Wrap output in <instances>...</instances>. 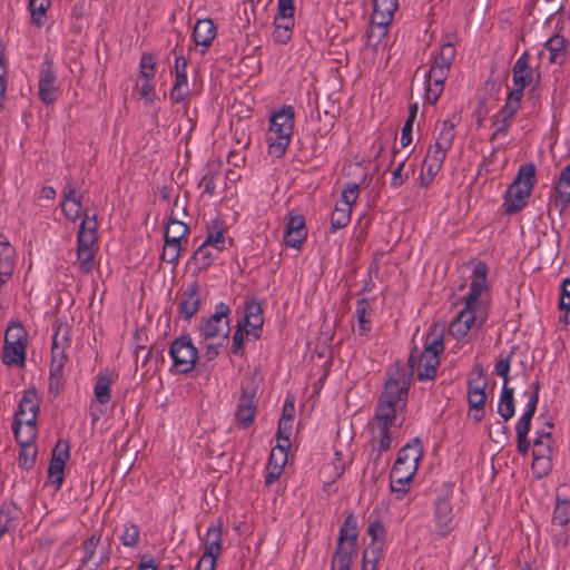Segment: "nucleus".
Instances as JSON below:
<instances>
[{
    "mask_svg": "<svg viewBox=\"0 0 570 570\" xmlns=\"http://www.w3.org/2000/svg\"><path fill=\"white\" fill-rule=\"evenodd\" d=\"M409 386L410 379L406 373L396 371L390 374L376 405L371 424L370 460L381 469L387 465V460H382L383 453L387 452L401 435Z\"/></svg>",
    "mask_w": 570,
    "mask_h": 570,
    "instance_id": "1",
    "label": "nucleus"
},
{
    "mask_svg": "<svg viewBox=\"0 0 570 570\" xmlns=\"http://www.w3.org/2000/svg\"><path fill=\"white\" fill-rule=\"evenodd\" d=\"M487 275L488 267L484 263L474 265L464 307L450 324V334L456 341H463L471 331L480 330L489 317L491 297Z\"/></svg>",
    "mask_w": 570,
    "mask_h": 570,
    "instance_id": "2",
    "label": "nucleus"
},
{
    "mask_svg": "<svg viewBox=\"0 0 570 570\" xmlns=\"http://www.w3.org/2000/svg\"><path fill=\"white\" fill-rule=\"evenodd\" d=\"M229 312V306L220 302L216 305L215 313L203 318L198 325L199 344L207 361L217 357L220 350L228 343Z\"/></svg>",
    "mask_w": 570,
    "mask_h": 570,
    "instance_id": "3",
    "label": "nucleus"
},
{
    "mask_svg": "<svg viewBox=\"0 0 570 570\" xmlns=\"http://www.w3.org/2000/svg\"><path fill=\"white\" fill-rule=\"evenodd\" d=\"M455 53L454 42L448 36L439 52L432 57V65L429 72L425 73V101L428 104L434 105L442 95Z\"/></svg>",
    "mask_w": 570,
    "mask_h": 570,
    "instance_id": "4",
    "label": "nucleus"
},
{
    "mask_svg": "<svg viewBox=\"0 0 570 570\" xmlns=\"http://www.w3.org/2000/svg\"><path fill=\"white\" fill-rule=\"evenodd\" d=\"M534 184L535 166L532 163L521 165L504 195L503 204L508 214H514L527 206Z\"/></svg>",
    "mask_w": 570,
    "mask_h": 570,
    "instance_id": "5",
    "label": "nucleus"
},
{
    "mask_svg": "<svg viewBox=\"0 0 570 570\" xmlns=\"http://www.w3.org/2000/svg\"><path fill=\"white\" fill-rule=\"evenodd\" d=\"M98 222L96 215H85L77 233V263L79 269L89 274L95 268Z\"/></svg>",
    "mask_w": 570,
    "mask_h": 570,
    "instance_id": "6",
    "label": "nucleus"
},
{
    "mask_svg": "<svg viewBox=\"0 0 570 570\" xmlns=\"http://www.w3.org/2000/svg\"><path fill=\"white\" fill-rule=\"evenodd\" d=\"M443 348L442 337L438 334H431L425 338L424 350L420 357L414 361L411 355L410 363L419 381L434 379L440 364L439 355L443 352Z\"/></svg>",
    "mask_w": 570,
    "mask_h": 570,
    "instance_id": "7",
    "label": "nucleus"
},
{
    "mask_svg": "<svg viewBox=\"0 0 570 570\" xmlns=\"http://www.w3.org/2000/svg\"><path fill=\"white\" fill-rule=\"evenodd\" d=\"M534 71L529 66L525 56H521L515 61L512 69V89L508 96L503 114L512 117L520 108L523 90L533 82Z\"/></svg>",
    "mask_w": 570,
    "mask_h": 570,
    "instance_id": "8",
    "label": "nucleus"
},
{
    "mask_svg": "<svg viewBox=\"0 0 570 570\" xmlns=\"http://www.w3.org/2000/svg\"><path fill=\"white\" fill-rule=\"evenodd\" d=\"M168 355L173 362L171 371L174 373L188 374L197 363L198 348L189 335H181L170 343Z\"/></svg>",
    "mask_w": 570,
    "mask_h": 570,
    "instance_id": "9",
    "label": "nucleus"
},
{
    "mask_svg": "<svg viewBox=\"0 0 570 570\" xmlns=\"http://www.w3.org/2000/svg\"><path fill=\"white\" fill-rule=\"evenodd\" d=\"M356 527L348 520L340 529L337 549L332 559V570H350L356 553Z\"/></svg>",
    "mask_w": 570,
    "mask_h": 570,
    "instance_id": "10",
    "label": "nucleus"
},
{
    "mask_svg": "<svg viewBox=\"0 0 570 570\" xmlns=\"http://www.w3.org/2000/svg\"><path fill=\"white\" fill-rule=\"evenodd\" d=\"M397 7L399 0H374L371 26L367 32L370 41L380 42L387 35V28Z\"/></svg>",
    "mask_w": 570,
    "mask_h": 570,
    "instance_id": "11",
    "label": "nucleus"
},
{
    "mask_svg": "<svg viewBox=\"0 0 570 570\" xmlns=\"http://www.w3.org/2000/svg\"><path fill=\"white\" fill-rule=\"evenodd\" d=\"M189 234L188 226L176 219L169 218L165 232V245L161 253V258L168 264H176L181 253V242L187 240Z\"/></svg>",
    "mask_w": 570,
    "mask_h": 570,
    "instance_id": "12",
    "label": "nucleus"
},
{
    "mask_svg": "<svg viewBox=\"0 0 570 570\" xmlns=\"http://www.w3.org/2000/svg\"><path fill=\"white\" fill-rule=\"evenodd\" d=\"M423 453L424 451L421 440L419 438H413L399 450L391 471L415 476L419 463L423 458Z\"/></svg>",
    "mask_w": 570,
    "mask_h": 570,
    "instance_id": "13",
    "label": "nucleus"
},
{
    "mask_svg": "<svg viewBox=\"0 0 570 570\" xmlns=\"http://www.w3.org/2000/svg\"><path fill=\"white\" fill-rule=\"evenodd\" d=\"M295 124V111L289 105H284L271 112L268 134L271 140H285L292 138Z\"/></svg>",
    "mask_w": 570,
    "mask_h": 570,
    "instance_id": "14",
    "label": "nucleus"
},
{
    "mask_svg": "<svg viewBox=\"0 0 570 570\" xmlns=\"http://www.w3.org/2000/svg\"><path fill=\"white\" fill-rule=\"evenodd\" d=\"M57 70L49 59H45L40 67L38 79V95L40 100L46 104H52L58 97Z\"/></svg>",
    "mask_w": 570,
    "mask_h": 570,
    "instance_id": "15",
    "label": "nucleus"
},
{
    "mask_svg": "<svg viewBox=\"0 0 570 570\" xmlns=\"http://www.w3.org/2000/svg\"><path fill=\"white\" fill-rule=\"evenodd\" d=\"M203 293L196 282L188 283L180 293L177 312L184 321H190L199 311Z\"/></svg>",
    "mask_w": 570,
    "mask_h": 570,
    "instance_id": "16",
    "label": "nucleus"
},
{
    "mask_svg": "<svg viewBox=\"0 0 570 570\" xmlns=\"http://www.w3.org/2000/svg\"><path fill=\"white\" fill-rule=\"evenodd\" d=\"M69 458V445L67 442H58L53 449L52 456L48 468V480L59 490L63 482V472L66 461Z\"/></svg>",
    "mask_w": 570,
    "mask_h": 570,
    "instance_id": "17",
    "label": "nucleus"
},
{
    "mask_svg": "<svg viewBox=\"0 0 570 570\" xmlns=\"http://www.w3.org/2000/svg\"><path fill=\"white\" fill-rule=\"evenodd\" d=\"M223 529L220 524H210L206 531V541L204 553L197 563L209 564L216 568V562L220 556Z\"/></svg>",
    "mask_w": 570,
    "mask_h": 570,
    "instance_id": "18",
    "label": "nucleus"
},
{
    "mask_svg": "<svg viewBox=\"0 0 570 570\" xmlns=\"http://www.w3.org/2000/svg\"><path fill=\"white\" fill-rule=\"evenodd\" d=\"M81 198V194L77 193L73 186L67 185L63 188L60 206L66 219L75 223L79 218L82 220L86 214L90 216L88 212L82 210Z\"/></svg>",
    "mask_w": 570,
    "mask_h": 570,
    "instance_id": "19",
    "label": "nucleus"
},
{
    "mask_svg": "<svg viewBox=\"0 0 570 570\" xmlns=\"http://www.w3.org/2000/svg\"><path fill=\"white\" fill-rule=\"evenodd\" d=\"M114 383V374L111 372H100L96 376L94 385V400L91 401V410L104 413L106 406L111 399V385Z\"/></svg>",
    "mask_w": 570,
    "mask_h": 570,
    "instance_id": "20",
    "label": "nucleus"
},
{
    "mask_svg": "<svg viewBox=\"0 0 570 570\" xmlns=\"http://www.w3.org/2000/svg\"><path fill=\"white\" fill-rule=\"evenodd\" d=\"M485 382L482 379V373L479 372L478 379H469L468 382V402L473 417L480 421L483 417V410L485 404Z\"/></svg>",
    "mask_w": 570,
    "mask_h": 570,
    "instance_id": "21",
    "label": "nucleus"
},
{
    "mask_svg": "<svg viewBox=\"0 0 570 570\" xmlns=\"http://www.w3.org/2000/svg\"><path fill=\"white\" fill-rule=\"evenodd\" d=\"M307 237L305 219L302 215H289L284 234L286 246L298 249Z\"/></svg>",
    "mask_w": 570,
    "mask_h": 570,
    "instance_id": "22",
    "label": "nucleus"
},
{
    "mask_svg": "<svg viewBox=\"0 0 570 570\" xmlns=\"http://www.w3.org/2000/svg\"><path fill=\"white\" fill-rule=\"evenodd\" d=\"M446 150L443 145H431L422 166V181L428 185L440 171Z\"/></svg>",
    "mask_w": 570,
    "mask_h": 570,
    "instance_id": "23",
    "label": "nucleus"
},
{
    "mask_svg": "<svg viewBox=\"0 0 570 570\" xmlns=\"http://www.w3.org/2000/svg\"><path fill=\"white\" fill-rule=\"evenodd\" d=\"M39 410L38 395L36 391H26L19 401L18 409L14 414V421L36 422Z\"/></svg>",
    "mask_w": 570,
    "mask_h": 570,
    "instance_id": "24",
    "label": "nucleus"
},
{
    "mask_svg": "<svg viewBox=\"0 0 570 570\" xmlns=\"http://www.w3.org/2000/svg\"><path fill=\"white\" fill-rule=\"evenodd\" d=\"M226 233L225 222L219 217H215L207 223L206 237L203 243L223 252L227 245Z\"/></svg>",
    "mask_w": 570,
    "mask_h": 570,
    "instance_id": "25",
    "label": "nucleus"
},
{
    "mask_svg": "<svg viewBox=\"0 0 570 570\" xmlns=\"http://www.w3.org/2000/svg\"><path fill=\"white\" fill-rule=\"evenodd\" d=\"M13 433L23 452L30 451L32 455L37 454L33 446L37 436L36 422H13Z\"/></svg>",
    "mask_w": 570,
    "mask_h": 570,
    "instance_id": "26",
    "label": "nucleus"
},
{
    "mask_svg": "<svg viewBox=\"0 0 570 570\" xmlns=\"http://www.w3.org/2000/svg\"><path fill=\"white\" fill-rule=\"evenodd\" d=\"M539 384L537 383L534 385V391L529 394L528 402H527V409L524 413L521 415V417L518 420L515 425V432L518 439H521L523 436H528V433L531 428V421L535 413L537 405L539 402Z\"/></svg>",
    "mask_w": 570,
    "mask_h": 570,
    "instance_id": "27",
    "label": "nucleus"
},
{
    "mask_svg": "<svg viewBox=\"0 0 570 570\" xmlns=\"http://www.w3.org/2000/svg\"><path fill=\"white\" fill-rule=\"evenodd\" d=\"M556 205L560 212L567 209L570 205V165L563 167L554 187Z\"/></svg>",
    "mask_w": 570,
    "mask_h": 570,
    "instance_id": "28",
    "label": "nucleus"
},
{
    "mask_svg": "<svg viewBox=\"0 0 570 570\" xmlns=\"http://www.w3.org/2000/svg\"><path fill=\"white\" fill-rule=\"evenodd\" d=\"M194 41L197 46L208 48L216 38V26L212 19H200L196 22L193 31Z\"/></svg>",
    "mask_w": 570,
    "mask_h": 570,
    "instance_id": "29",
    "label": "nucleus"
},
{
    "mask_svg": "<svg viewBox=\"0 0 570 570\" xmlns=\"http://www.w3.org/2000/svg\"><path fill=\"white\" fill-rule=\"evenodd\" d=\"M434 518L438 532L441 535L449 534L452 530V507L449 501H438Z\"/></svg>",
    "mask_w": 570,
    "mask_h": 570,
    "instance_id": "30",
    "label": "nucleus"
},
{
    "mask_svg": "<svg viewBox=\"0 0 570 570\" xmlns=\"http://www.w3.org/2000/svg\"><path fill=\"white\" fill-rule=\"evenodd\" d=\"M245 322L246 332L254 337H258V331L261 330L264 320L261 304L257 302H249L245 306Z\"/></svg>",
    "mask_w": 570,
    "mask_h": 570,
    "instance_id": "31",
    "label": "nucleus"
},
{
    "mask_svg": "<svg viewBox=\"0 0 570 570\" xmlns=\"http://www.w3.org/2000/svg\"><path fill=\"white\" fill-rule=\"evenodd\" d=\"M552 451V435L550 431L539 430L535 432L533 442L534 462L547 461L548 455Z\"/></svg>",
    "mask_w": 570,
    "mask_h": 570,
    "instance_id": "32",
    "label": "nucleus"
},
{
    "mask_svg": "<svg viewBox=\"0 0 570 570\" xmlns=\"http://www.w3.org/2000/svg\"><path fill=\"white\" fill-rule=\"evenodd\" d=\"M414 476L395 471L390 472V490L395 499L402 500L410 491Z\"/></svg>",
    "mask_w": 570,
    "mask_h": 570,
    "instance_id": "33",
    "label": "nucleus"
},
{
    "mask_svg": "<svg viewBox=\"0 0 570 570\" xmlns=\"http://www.w3.org/2000/svg\"><path fill=\"white\" fill-rule=\"evenodd\" d=\"M26 345L4 343L2 361L6 365L23 366L26 362Z\"/></svg>",
    "mask_w": 570,
    "mask_h": 570,
    "instance_id": "34",
    "label": "nucleus"
},
{
    "mask_svg": "<svg viewBox=\"0 0 570 570\" xmlns=\"http://www.w3.org/2000/svg\"><path fill=\"white\" fill-rule=\"evenodd\" d=\"M16 250L8 238L0 235V269L3 275H12L14 268Z\"/></svg>",
    "mask_w": 570,
    "mask_h": 570,
    "instance_id": "35",
    "label": "nucleus"
},
{
    "mask_svg": "<svg viewBox=\"0 0 570 570\" xmlns=\"http://www.w3.org/2000/svg\"><path fill=\"white\" fill-rule=\"evenodd\" d=\"M514 390L509 384H502L501 394L498 403V413L504 421L514 415Z\"/></svg>",
    "mask_w": 570,
    "mask_h": 570,
    "instance_id": "36",
    "label": "nucleus"
},
{
    "mask_svg": "<svg viewBox=\"0 0 570 570\" xmlns=\"http://www.w3.org/2000/svg\"><path fill=\"white\" fill-rule=\"evenodd\" d=\"M567 40L561 35H554L547 43L546 48L550 52L549 61L551 63H562L567 56Z\"/></svg>",
    "mask_w": 570,
    "mask_h": 570,
    "instance_id": "37",
    "label": "nucleus"
},
{
    "mask_svg": "<svg viewBox=\"0 0 570 570\" xmlns=\"http://www.w3.org/2000/svg\"><path fill=\"white\" fill-rule=\"evenodd\" d=\"M461 120L460 115L453 114L436 127L438 142H451L455 138V127Z\"/></svg>",
    "mask_w": 570,
    "mask_h": 570,
    "instance_id": "38",
    "label": "nucleus"
},
{
    "mask_svg": "<svg viewBox=\"0 0 570 570\" xmlns=\"http://www.w3.org/2000/svg\"><path fill=\"white\" fill-rule=\"evenodd\" d=\"M370 304L366 299H360L355 309V317L357 322V334L358 335H367L371 331L370 324Z\"/></svg>",
    "mask_w": 570,
    "mask_h": 570,
    "instance_id": "39",
    "label": "nucleus"
},
{
    "mask_svg": "<svg viewBox=\"0 0 570 570\" xmlns=\"http://www.w3.org/2000/svg\"><path fill=\"white\" fill-rule=\"evenodd\" d=\"M222 252L202 243L194 253V261L200 268L212 265Z\"/></svg>",
    "mask_w": 570,
    "mask_h": 570,
    "instance_id": "40",
    "label": "nucleus"
},
{
    "mask_svg": "<svg viewBox=\"0 0 570 570\" xmlns=\"http://www.w3.org/2000/svg\"><path fill=\"white\" fill-rule=\"evenodd\" d=\"M570 521V501L566 498H557L552 513L551 524L567 525Z\"/></svg>",
    "mask_w": 570,
    "mask_h": 570,
    "instance_id": "41",
    "label": "nucleus"
},
{
    "mask_svg": "<svg viewBox=\"0 0 570 570\" xmlns=\"http://www.w3.org/2000/svg\"><path fill=\"white\" fill-rule=\"evenodd\" d=\"M352 209L350 207H343L335 204V207L331 214V232L336 233L337 230L346 227L351 222Z\"/></svg>",
    "mask_w": 570,
    "mask_h": 570,
    "instance_id": "42",
    "label": "nucleus"
},
{
    "mask_svg": "<svg viewBox=\"0 0 570 570\" xmlns=\"http://www.w3.org/2000/svg\"><path fill=\"white\" fill-rule=\"evenodd\" d=\"M255 405L250 399L243 397L236 411V419L242 428H247L253 423L255 416Z\"/></svg>",
    "mask_w": 570,
    "mask_h": 570,
    "instance_id": "43",
    "label": "nucleus"
},
{
    "mask_svg": "<svg viewBox=\"0 0 570 570\" xmlns=\"http://www.w3.org/2000/svg\"><path fill=\"white\" fill-rule=\"evenodd\" d=\"M50 7V0H29V10L31 21L38 27H42L46 20L47 10Z\"/></svg>",
    "mask_w": 570,
    "mask_h": 570,
    "instance_id": "44",
    "label": "nucleus"
},
{
    "mask_svg": "<svg viewBox=\"0 0 570 570\" xmlns=\"http://www.w3.org/2000/svg\"><path fill=\"white\" fill-rule=\"evenodd\" d=\"M383 552L384 548L368 544L363 552L362 570H376Z\"/></svg>",
    "mask_w": 570,
    "mask_h": 570,
    "instance_id": "45",
    "label": "nucleus"
},
{
    "mask_svg": "<svg viewBox=\"0 0 570 570\" xmlns=\"http://www.w3.org/2000/svg\"><path fill=\"white\" fill-rule=\"evenodd\" d=\"M360 195V185L356 183H348L344 186L341 193V198L336 203L343 207L353 208V205L356 203Z\"/></svg>",
    "mask_w": 570,
    "mask_h": 570,
    "instance_id": "46",
    "label": "nucleus"
},
{
    "mask_svg": "<svg viewBox=\"0 0 570 570\" xmlns=\"http://www.w3.org/2000/svg\"><path fill=\"white\" fill-rule=\"evenodd\" d=\"M4 343L27 346V332L19 323H11L6 332Z\"/></svg>",
    "mask_w": 570,
    "mask_h": 570,
    "instance_id": "47",
    "label": "nucleus"
},
{
    "mask_svg": "<svg viewBox=\"0 0 570 570\" xmlns=\"http://www.w3.org/2000/svg\"><path fill=\"white\" fill-rule=\"evenodd\" d=\"M367 534L371 537V546L384 548L385 527L380 520H374L370 523Z\"/></svg>",
    "mask_w": 570,
    "mask_h": 570,
    "instance_id": "48",
    "label": "nucleus"
},
{
    "mask_svg": "<svg viewBox=\"0 0 570 570\" xmlns=\"http://www.w3.org/2000/svg\"><path fill=\"white\" fill-rule=\"evenodd\" d=\"M292 421L293 415H286V410L283 413L282 419L278 423V430H277V443L281 442L282 444H285L286 446H289V439L292 434Z\"/></svg>",
    "mask_w": 570,
    "mask_h": 570,
    "instance_id": "49",
    "label": "nucleus"
},
{
    "mask_svg": "<svg viewBox=\"0 0 570 570\" xmlns=\"http://www.w3.org/2000/svg\"><path fill=\"white\" fill-rule=\"evenodd\" d=\"M153 79L138 78L136 85V91L140 99H144L146 104L151 105L156 99V92L151 83Z\"/></svg>",
    "mask_w": 570,
    "mask_h": 570,
    "instance_id": "50",
    "label": "nucleus"
},
{
    "mask_svg": "<svg viewBox=\"0 0 570 570\" xmlns=\"http://www.w3.org/2000/svg\"><path fill=\"white\" fill-rule=\"evenodd\" d=\"M287 448L288 446L285 444L278 442L276 446L272 449L267 464L284 469L287 462Z\"/></svg>",
    "mask_w": 570,
    "mask_h": 570,
    "instance_id": "51",
    "label": "nucleus"
},
{
    "mask_svg": "<svg viewBox=\"0 0 570 570\" xmlns=\"http://www.w3.org/2000/svg\"><path fill=\"white\" fill-rule=\"evenodd\" d=\"M140 531L138 525L134 523H127L124 527L122 533L120 535V541L122 546L132 548L139 541Z\"/></svg>",
    "mask_w": 570,
    "mask_h": 570,
    "instance_id": "52",
    "label": "nucleus"
},
{
    "mask_svg": "<svg viewBox=\"0 0 570 570\" xmlns=\"http://www.w3.org/2000/svg\"><path fill=\"white\" fill-rule=\"evenodd\" d=\"M156 59L151 53H142L139 62V78L154 79Z\"/></svg>",
    "mask_w": 570,
    "mask_h": 570,
    "instance_id": "53",
    "label": "nucleus"
},
{
    "mask_svg": "<svg viewBox=\"0 0 570 570\" xmlns=\"http://www.w3.org/2000/svg\"><path fill=\"white\" fill-rule=\"evenodd\" d=\"M16 509L6 507L0 510V539L8 532L14 523Z\"/></svg>",
    "mask_w": 570,
    "mask_h": 570,
    "instance_id": "54",
    "label": "nucleus"
},
{
    "mask_svg": "<svg viewBox=\"0 0 570 570\" xmlns=\"http://www.w3.org/2000/svg\"><path fill=\"white\" fill-rule=\"evenodd\" d=\"M551 535L553 544L557 548H564L569 541V531L567 525L560 527L551 524Z\"/></svg>",
    "mask_w": 570,
    "mask_h": 570,
    "instance_id": "55",
    "label": "nucleus"
},
{
    "mask_svg": "<svg viewBox=\"0 0 570 570\" xmlns=\"http://www.w3.org/2000/svg\"><path fill=\"white\" fill-rule=\"evenodd\" d=\"M510 356L497 361L494 365V373L502 377L503 384H509V372H510Z\"/></svg>",
    "mask_w": 570,
    "mask_h": 570,
    "instance_id": "56",
    "label": "nucleus"
},
{
    "mask_svg": "<svg viewBox=\"0 0 570 570\" xmlns=\"http://www.w3.org/2000/svg\"><path fill=\"white\" fill-rule=\"evenodd\" d=\"M292 32L293 30H289L288 27L276 26L273 31V39L279 45H286L292 38Z\"/></svg>",
    "mask_w": 570,
    "mask_h": 570,
    "instance_id": "57",
    "label": "nucleus"
},
{
    "mask_svg": "<svg viewBox=\"0 0 570 570\" xmlns=\"http://www.w3.org/2000/svg\"><path fill=\"white\" fill-rule=\"evenodd\" d=\"M560 308L570 312V278L562 281Z\"/></svg>",
    "mask_w": 570,
    "mask_h": 570,
    "instance_id": "58",
    "label": "nucleus"
},
{
    "mask_svg": "<svg viewBox=\"0 0 570 570\" xmlns=\"http://www.w3.org/2000/svg\"><path fill=\"white\" fill-rule=\"evenodd\" d=\"M277 16H282L283 18H293L294 17V0H277Z\"/></svg>",
    "mask_w": 570,
    "mask_h": 570,
    "instance_id": "59",
    "label": "nucleus"
},
{
    "mask_svg": "<svg viewBox=\"0 0 570 570\" xmlns=\"http://www.w3.org/2000/svg\"><path fill=\"white\" fill-rule=\"evenodd\" d=\"M284 469L276 468L275 465H266L265 485L272 487L281 476Z\"/></svg>",
    "mask_w": 570,
    "mask_h": 570,
    "instance_id": "60",
    "label": "nucleus"
},
{
    "mask_svg": "<svg viewBox=\"0 0 570 570\" xmlns=\"http://www.w3.org/2000/svg\"><path fill=\"white\" fill-rule=\"evenodd\" d=\"M188 95V87L173 86L169 97L174 102H181L187 98Z\"/></svg>",
    "mask_w": 570,
    "mask_h": 570,
    "instance_id": "61",
    "label": "nucleus"
},
{
    "mask_svg": "<svg viewBox=\"0 0 570 570\" xmlns=\"http://www.w3.org/2000/svg\"><path fill=\"white\" fill-rule=\"evenodd\" d=\"M99 542V537L91 535L89 539H87L83 543V550H85V557L87 559H90L96 550V547Z\"/></svg>",
    "mask_w": 570,
    "mask_h": 570,
    "instance_id": "62",
    "label": "nucleus"
},
{
    "mask_svg": "<svg viewBox=\"0 0 570 570\" xmlns=\"http://www.w3.org/2000/svg\"><path fill=\"white\" fill-rule=\"evenodd\" d=\"M35 458H36V454L32 455L30 451L23 452V448H21L20 456H19L21 466L27 468V469L30 468L33 464Z\"/></svg>",
    "mask_w": 570,
    "mask_h": 570,
    "instance_id": "63",
    "label": "nucleus"
},
{
    "mask_svg": "<svg viewBox=\"0 0 570 570\" xmlns=\"http://www.w3.org/2000/svg\"><path fill=\"white\" fill-rule=\"evenodd\" d=\"M138 570H157L156 561L153 558L142 557Z\"/></svg>",
    "mask_w": 570,
    "mask_h": 570,
    "instance_id": "64",
    "label": "nucleus"
}]
</instances>
